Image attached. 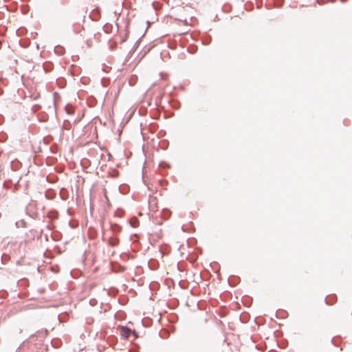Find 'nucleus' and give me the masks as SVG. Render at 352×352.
<instances>
[{
  "instance_id": "f257e3e1",
  "label": "nucleus",
  "mask_w": 352,
  "mask_h": 352,
  "mask_svg": "<svg viewBox=\"0 0 352 352\" xmlns=\"http://www.w3.org/2000/svg\"><path fill=\"white\" fill-rule=\"evenodd\" d=\"M131 330L125 327H122L120 328V334L124 338H128L130 336Z\"/></svg>"
},
{
  "instance_id": "f03ea898",
  "label": "nucleus",
  "mask_w": 352,
  "mask_h": 352,
  "mask_svg": "<svg viewBox=\"0 0 352 352\" xmlns=\"http://www.w3.org/2000/svg\"><path fill=\"white\" fill-rule=\"evenodd\" d=\"M184 22L186 23V24H190V25H192V23H193V22H194V21H195V19H194V17H193V16H191V17L190 18V23H188V21H187V19H186V18H185V19H184Z\"/></svg>"
},
{
  "instance_id": "7ed1b4c3",
  "label": "nucleus",
  "mask_w": 352,
  "mask_h": 352,
  "mask_svg": "<svg viewBox=\"0 0 352 352\" xmlns=\"http://www.w3.org/2000/svg\"><path fill=\"white\" fill-rule=\"evenodd\" d=\"M65 109L69 114H72L73 113L72 107L67 106Z\"/></svg>"
}]
</instances>
